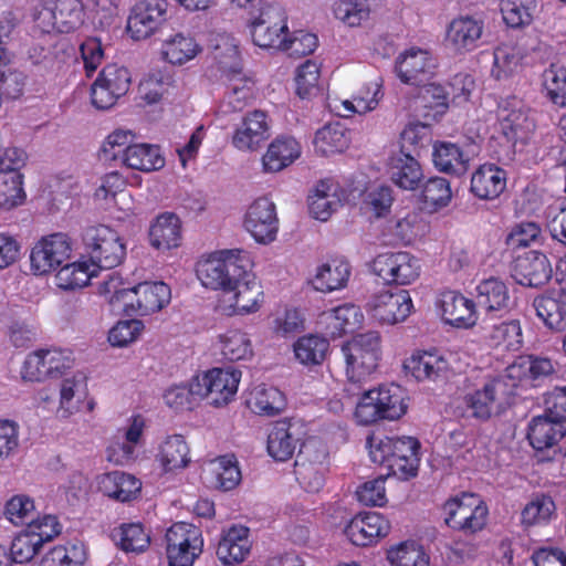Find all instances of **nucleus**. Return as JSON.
Instances as JSON below:
<instances>
[{
    "label": "nucleus",
    "mask_w": 566,
    "mask_h": 566,
    "mask_svg": "<svg viewBox=\"0 0 566 566\" xmlns=\"http://www.w3.org/2000/svg\"><path fill=\"white\" fill-rule=\"evenodd\" d=\"M241 371L235 368H212L192 378V392L213 406L229 403L237 394Z\"/></svg>",
    "instance_id": "6e6552de"
},
{
    "label": "nucleus",
    "mask_w": 566,
    "mask_h": 566,
    "mask_svg": "<svg viewBox=\"0 0 566 566\" xmlns=\"http://www.w3.org/2000/svg\"><path fill=\"white\" fill-rule=\"evenodd\" d=\"M475 303L455 291L442 293L440 311L442 319L458 328H469L475 325L478 314Z\"/></svg>",
    "instance_id": "c756f323"
},
{
    "label": "nucleus",
    "mask_w": 566,
    "mask_h": 566,
    "mask_svg": "<svg viewBox=\"0 0 566 566\" xmlns=\"http://www.w3.org/2000/svg\"><path fill=\"white\" fill-rule=\"evenodd\" d=\"M434 167L442 172L461 176L469 168V157L461 148L448 142L436 143L432 151Z\"/></svg>",
    "instance_id": "de8ad7c7"
},
{
    "label": "nucleus",
    "mask_w": 566,
    "mask_h": 566,
    "mask_svg": "<svg viewBox=\"0 0 566 566\" xmlns=\"http://www.w3.org/2000/svg\"><path fill=\"white\" fill-rule=\"evenodd\" d=\"M149 242L158 250L177 248L181 242V223L171 212L159 214L150 224Z\"/></svg>",
    "instance_id": "c03bdc74"
},
{
    "label": "nucleus",
    "mask_w": 566,
    "mask_h": 566,
    "mask_svg": "<svg viewBox=\"0 0 566 566\" xmlns=\"http://www.w3.org/2000/svg\"><path fill=\"white\" fill-rule=\"evenodd\" d=\"M221 355L230 361L252 358L253 345L250 336L240 329H230L219 336Z\"/></svg>",
    "instance_id": "864d4df0"
},
{
    "label": "nucleus",
    "mask_w": 566,
    "mask_h": 566,
    "mask_svg": "<svg viewBox=\"0 0 566 566\" xmlns=\"http://www.w3.org/2000/svg\"><path fill=\"white\" fill-rule=\"evenodd\" d=\"M248 403L252 411L265 416H274L285 408V397L275 387L255 386L249 396Z\"/></svg>",
    "instance_id": "3c124183"
},
{
    "label": "nucleus",
    "mask_w": 566,
    "mask_h": 566,
    "mask_svg": "<svg viewBox=\"0 0 566 566\" xmlns=\"http://www.w3.org/2000/svg\"><path fill=\"white\" fill-rule=\"evenodd\" d=\"M453 355L439 350L417 352L403 364L405 370L418 381H437L448 377L453 369Z\"/></svg>",
    "instance_id": "4be33fe9"
},
{
    "label": "nucleus",
    "mask_w": 566,
    "mask_h": 566,
    "mask_svg": "<svg viewBox=\"0 0 566 566\" xmlns=\"http://www.w3.org/2000/svg\"><path fill=\"white\" fill-rule=\"evenodd\" d=\"M96 275V266L87 261H76L62 266L55 275L57 287L71 291L82 289Z\"/></svg>",
    "instance_id": "5fc2aeb1"
},
{
    "label": "nucleus",
    "mask_w": 566,
    "mask_h": 566,
    "mask_svg": "<svg viewBox=\"0 0 566 566\" xmlns=\"http://www.w3.org/2000/svg\"><path fill=\"white\" fill-rule=\"evenodd\" d=\"M373 462L386 465L387 475L406 480L415 476L419 465V442L411 437H373L368 440Z\"/></svg>",
    "instance_id": "7ed1b4c3"
},
{
    "label": "nucleus",
    "mask_w": 566,
    "mask_h": 566,
    "mask_svg": "<svg viewBox=\"0 0 566 566\" xmlns=\"http://www.w3.org/2000/svg\"><path fill=\"white\" fill-rule=\"evenodd\" d=\"M99 294L116 311L149 315L167 306L171 298L170 287L164 282H143L126 286L116 272H109L99 284Z\"/></svg>",
    "instance_id": "f257e3e1"
},
{
    "label": "nucleus",
    "mask_w": 566,
    "mask_h": 566,
    "mask_svg": "<svg viewBox=\"0 0 566 566\" xmlns=\"http://www.w3.org/2000/svg\"><path fill=\"white\" fill-rule=\"evenodd\" d=\"M497 129L507 143L520 150L535 139V120L530 109L516 97L500 103Z\"/></svg>",
    "instance_id": "423d86ee"
},
{
    "label": "nucleus",
    "mask_w": 566,
    "mask_h": 566,
    "mask_svg": "<svg viewBox=\"0 0 566 566\" xmlns=\"http://www.w3.org/2000/svg\"><path fill=\"white\" fill-rule=\"evenodd\" d=\"M546 96L557 106H566V67L552 64L543 73Z\"/></svg>",
    "instance_id": "680f3d73"
},
{
    "label": "nucleus",
    "mask_w": 566,
    "mask_h": 566,
    "mask_svg": "<svg viewBox=\"0 0 566 566\" xmlns=\"http://www.w3.org/2000/svg\"><path fill=\"white\" fill-rule=\"evenodd\" d=\"M350 276V266L344 260H331L317 265L308 280L317 292L331 293L346 286Z\"/></svg>",
    "instance_id": "c9c22d12"
},
{
    "label": "nucleus",
    "mask_w": 566,
    "mask_h": 566,
    "mask_svg": "<svg viewBox=\"0 0 566 566\" xmlns=\"http://www.w3.org/2000/svg\"><path fill=\"white\" fill-rule=\"evenodd\" d=\"M443 511L447 525L465 533L481 531L486 524L489 513L486 504L474 493H462L449 500Z\"/></svg>",
    "instance_id": "9d476101"
},
{
    "label": "nucleus",
    "mask_w": 566,
    "mask_h": 566,
    "mask_svg": "<svg viewBox=\"0 0 566 566\" xmlns=\"http://www.w3.org/2000/svg\"><path fill=\"white\" fill-rule=\"evenodd\" d=\"M145 428V420L140 416H134L128 420L127 427L123 428L124 442L114 443L108 448V460L119 465H125L135 458Z\"/></svg>",
    "instance_id": "49530a36"
},
{
    "label": "nucleus",
    "mask_w": 566,
    "mask_h": 566,
    "mask_svg": "<svg viewBox=\"0 0 566 566\" xmlns=\"http://www.w3.org/2000/svg\"><path fill=\"white\" fill-rule=\"evenodd\" d=\"M251 266L248 252L239 249L222 250L200 260L196 273L205 287L221 291V296H224Z\"/></svg>",
    "instance_id": "f03ea898"
},
{
    "label": "nucleus",
    "mask_w": 566,
    "mask_h": 566,
    "mask_svg": "<svg viewBox=\"0 0 566 566\" xmlns=\"http://www.w3.org/2000/svg\"><path fill=\"white\" fill-rule=\"evenodd\" d=\"M465 401L474 417L488 419L507 408L511 401V389L504 379H492L468 394Z\"/></svg>",
    "instance_id": "dca6fc26"
},
{
    "label": "nucleus",
    "mask_w": 566,
    "mask_h": 566,
    "mask_svg": "<svg viewBox=\"0 0 566 566\" xmlns=\"http://www.w3.org/2000/svg\"><path fill=\"white\" fill-rule=\"evenodd\" d=\"M328 348V340L317 334L302 336L293 345L296 360L304 366L322 364L327 355Z\"/></svg>",
    "instance_id": "603ef678"
},
{
    "label": "nucleus",
    "mask_w": 566,
    "mask_h": 566,
    "mask_svg": "<svg viewBox=\"0 0 566 566\" xmlns=\"http://www.w3.org/2000/svg\"><path fill=\"white\" fill-rule=\"evenodd\" d=\"M166 543L169 566H192L203 547L200 530L185 522L176 523L167 530Z\"/></svg>",
    "instance_id": "f8f14e48"
},
{
    "label": "nucleus",
    "mask_w": 566,
    "mask_h": 566,
    "mask_svg": "<svg viewBox=\"0 0 566 566\" xmlns=\"http://www.w3.org/2000/svg\"><path fill=\"white\" fill-rule=\"evenodd\" d=\"M98 490L106 496L119 502H127L137 496L142 483L134 475L123 472H107L97 478Z\"/></svg>",
    "instance_id": "58836bf2"
},
{
    "label": "nucleus",
    "mask_w": 566,
    "mask_h": 566,
    "mask_svg": "<svg viewBox=\"0 0 566 566\" xmlns=\"http://www.w3.org/2000/svg\"><path fill=\"white\" fill-rule=\"evenodd\" d=\"M202 52L201 45L189 33L176 32L166 36L160 45L161 59L181 66L196 59Z\"/></svg>",
    "instance_id": "72a5a7b5"
},
{
    "label": "nucleus",
    "mask_w": 566,
    "mask_h": 566,
    "mask_svg": "<svg viewBox=\"0 0 566 566\" xmlns=\"http://www.w3.org/2000/svg\"><path fill=\"white\" fill-rule=\"evenodd\" d=\"M250 530L243 525H232L223 531L217 547V556L226 566L242 563L251 551Z\"/></svg>",
    "instance_id": "7c9ffc66"
},
{
    "label": "nucleus",
    "mask_w": 566,
    "mask_h": 566,
    "mask_svg": "<svg viewBox=\"0 0 566 566\" xmlns=\"http://www.w3.org/2000/svg\"><path fill=\"white\" fill-rule=\"evenodd\" d=\"M167 0H139L127 19V32L134 40H146L161 29L168 20Z\"/></svg>",
    "instance_id": "4468645a"
},
{
    "label": "nucleus",
    "mask_w": 566,
    "mask_h": 566,
    "mask_svg": "<svg viewBox=\"0 0 566 566\" xmlns=\"http://www.w3.org/2000/svg\"><path fill=\"white\" fill-rule=\"evenodd\" d=\"M305 430L301 420L285 419L274 423L268 436V452L276 461H287L294 454Z\"/></svg>",
    "instance_id": "5701e85b"
},
{
    "label": "nucleus",
    "mask_w": 566,
    "mask_h": 566,
    "mask_svg": "<svg viewBox=\"0 0 566 566\" xmlns=\"http://www.w3.org/2000/svg\"><path fill=\"white\" fill-rule=\"evenodd\" d=\"M60 382V411L63 416L80 411L87 397V379L84 373L74 371L62 376Z\"/></svg>",
    "instance_id": "a19ab883"
},
{
    "label": "nucleus",
    "mask_w": 566,
    "mask_h": 566,
    "mask_svg": "<svg viewBox=\"0 0 566 566\" xmlns=\"http://www.w3.org/2000/svg\"><path fill=\"white\" fill-rule=\"evenodd\" d=\"M339 206L337 187L329 181H321L308 198L310 213L321 221H326Z\"/></svg>",
    "instance_id": "8fccbe9b"
},
{
    "label": "nucleus",
    "mask_w": 566,
    "mask_h": 566,
    "mask_svg": "<svg viewBox=\"0 0 566 566\" xmlns=\"http://www.w3.org/2000/svg\"><path fill=\"white\" fill-rule=\"evenodd\" d=\"M394 566H429V556L415 542L401 543L388 552Z\"/></svg>",
    "instance_id": "774afa93"
},
{
    "label": "nucleus",
    "mask_w": 566,
    "mask_h": 566,
    "mask_svg": "<svg viewBox=\"0 0 566 566\" xmlns=\"http://www.w3.org/2000/svg\"><path fill=\"white\" fill-rule=\"evenodd\" d=\"M520 52L510 45H500L493 53L492 75L497 78H507L521 67Z\"/></svg>",
    "instance_id": "69168bd1"
},
{
    "label": "nucleus",
    "mask_w": 566,
    "mask_h": 566,
    "mask_svg": "<svg viewBox=\"0 0 566 566\" xmlns=\"http://www.w3.org/2000/svg\"><path fill=\"white\" fill-rule=\"evenodd\" d=\"M388 174L397 187L408 191L416 190L423 179V171L418 160L402 151L390 158Z\"/></svg>",
    "instance_id": "ea45409f"
},
{
    "label": "nucleus",
    "mask_w": 566,
    "mask_h": 566,
    "mask_svg": "<svg viewBox=\"0 0 566 566\" xmlns=\"http://www.w3.org/2000/svg\"><path fill=\"white\" fill-rule=\"evenodd\" d=\"M553 275L547 256L538 251H528L515 260L513 274L515 282L523 286L539 287Z\"/></svg>",
    "instance_id": "bb28decb"
},
{
    "label": "nucleus",
    "mask_w": 566,
    "mask_h": 566,
    "mask_svg": "<svg viewBox=\"0 0 566 566\" xmlns=\"http://www.w3.org/2000/svg\"><path fill=\"white\" fill-rule=\"evenodd\" d=\"M211 55L222 76L243 71L239 42L230 34L218 33L210 40Z\"/></svg>",
    "instance_id": "79ce46f5"
},
{
    "label": "nucleus",
    "mask_w": 566,
    "mask_h": 566,
    "mask_svg": "<svg viewBox=\"0 0 566 566\" xmlns=\"http://www.w3.org/2000/svg\"><path fill=\"white\" fill-rule=\"evenodd\" d=\"M363 313L354 304H344L324 312L319 317V324L324 326L326 334L339 337L344 333L354 332L360 326Z\"/></svg>",
    "instance_id": "4c0bfd02"
},
{
    "label": "nucleus",
    "mask_w": 566,
    "mask_h": 566,
    "mask_svg": "<svg viewBox=\"0 0 566 566\" xmlns=\"http://www.w3.org/2000/svg\"><path fill=\"white\" fill-rule=\"evenodd\" d=\"M57 32L67 33L80 28L85 18L82 0H57L55 6Z\"/></svg>",
    "instance_id": "13d9d810"
},
{
    "label": "nucleus",
    "mask_w": 566,
    "mask_h": 566,
    "mask_svg": "<svg viewBox=\"0 0 566 566\" xmlns=\"http://www.w3.org/2000/svg\"><path fill=\"white\" fill-rule=\"evenodd\" d=\"M70 352L59 348L39 349L30 353L22 365L21 377L27 381H44L65 375L73 367Z\"/></svg>",
    "instance_id": "ddd939ff"
},
{
    "label": "nucleus",
    "mask_w": 566,
    "mask_h": 566,
    "mask_svg": "<svg viewBox=\"0 0 566 566\" xmlns=\"http://www.w3.org/2000/svg\"><path fill=\"white\" fill-rule=\"evenodd\" d=\"M412 306L408 291H382L369 300L367 312L379 324L394 325L403 322L410 315Z\"/></svg>",
    "instance_id": "6ab92c4d"
},
{
    "label": "nucleus",
    "mask_w": 566,
    "mask_h": 566,
    "mask_svg": "<svg viewBox=\"0 0 566 566\" xmlns=\"http://www.w3.org/2000/svg\"><path fill=\"white\" fill-rule=\"evenodd\" d=\"M490 340L494 346L506 350H517L523 343L522 328L518 321L502 322L493 326Z\"/></svg>",
    "instance_id": "338daca9"
},
{
    "label": "nucleus",
    "mask_w": 566,
    "mask_h": 566,
    "mask_svg": "<svg viewBox=\"0 0 566 566\" xmlns=\"http://www.w3.org/2000/svg\"><path fill=\"white\" fill-rule=\"evenodd\" d=\"M537 0H501L500 10L505 24L510 28H523L533 21Z\"/></svg>",
    "instance_id": "4d7b16f0"
},
{
    "label": "nucleus",
    "mask_w": 566,
    "mask_h": 566,
    "mask_svg": "<svg viewBox=\"0 0 566 566\" xmlns=\"http://www.w3.org/2000/svg\"><path fill=\"white\" fill-rule=\"evenodd\" d=\"M170 84L171 77L168 74L161 71L150 72L139 84V97L149 105L156 104L168 92Z\"/></svg>",
    "instance_id": "0e129e2a"
},
{
    "label": "nucleus",
    "mask_w": 566,
    "mask_h": 566,
    "mask_svg": "<svg viewBox=\"0 0 566 566\" xmlns=\"http://www.w3.org/2000/svg\"><path fill=\"white\" fill-rule=\"evenodd\" d=\"M227 92L221 104L224 114L243 111L256 97L254 80L243 71L223 76Z\"/></svg>",
    "instance_id": "2f4dec72"
},
{
    "label": "nucleus",
    "mask_w": 566,
    "mask_h": 566,
    "mask_svg": "<svg viewBox=\"0 0 566 566\" xmlns=\"http://www.w3.org/2000/svg\"><path fill=\"white\" fill-rule=\"evenodd\" d=\"M374 272L388 283L407 285L420 275V261L408 252L379 254L373 262Z\"/></svg>",
    "instance_id": "a211bd4d"
},
{
    "label": "nucleus",
    "mask_w": 566,
    "mask_h": 566,
    "mask_svg": "<svg viewBox=\"0 0 566 566\" xmlns=\"http://www.w3.org/2000/svg\"><path fill=\"white\" fill-rule=\"evenodd\" d=\"M243 226L258 243L273 242L279 231L275 205L266 197L255 199L245 212Z\"/></svg>",
    "instance_id": "aec40b11"
},
{
    "label": "nucleus",
    "mask_w": 566,
    "mask_h": 566,
    "mask_svg": "<svg viewBox=\"0 0 566 566\" xmlns=\"http://www.w3.org/2000/svg\"><path fill=\"white\" fill-rule=\"evenodd\" d=\"M390 522L378 512L356 515L345 527L347 538L357 546L377 543L390 532Z\"/></svg>",
    "instance_id": "b1692460"
},
{
    "label": "nucleus",
    "mask_w": 566,
    "mask_h": 566,
    "mask_svg": "<svg viewBox=\"0 0 566 566\" xmlns=\"http://www.w3.org/2000/svg\"><path fill=\"white\" fill-rule=\"evenodd\" d=\"M334 17L348 27H358L369 18L368 0H335L332 4Z\"/></svg>",
    "instance_id": "bf43d9fd"
},
{
    "label": "nucleus",
    "mask_w": 566,
    "mask_h": 566,
    "mask_svg": "<svg viewBox=\"0 0 566 566\" xmlns=\"http://www.w3.org/2000/svg\"><path fill=\"white\" fill-rule=\"evenodd\" d=\"M313 144L316 153L328 156L347 148L348 137L339 123L327 124L315 133Z\"/></svg>",
    "instance_id": "6e6d98bb"
},
{
    "label": "nucleus",
    "mask_w": 566,
    "mask_h": 566,
    "mask_svg": "<svg viewBox=\"0 0 566 566\" xmlns=\"http://www.w3.org/2000/svg\"><path fill=\"white\" fill-rule=\"evenodd\" d=\"M156 459L165 472L182 470L191 462L190 450L180 434L166 437L159 444Z\"/></svg>",
    "instance_id": "a18cd8bd"
},
{
    "label": "nucleus",
    "mask_w": 566,
    "mask_h": 566,
    "mask_svg": "<svg viewBox=\"0 0 566 566\" xmlns=\"http://www.w3.org/2000/svg\"><path fill=\"white\" fill-rule=\"evenodd\" d=\"M506 186V174L495 165H482L472 175L471 191L480 199L499 197Z\"/></svg>",
    "instance_id": "37998d69"
},
{
    "label": "nucleus",
    "mask_w": 566,
    "mask_h": 566,
    "mask_svg": "<svg viewBox=\"0 0 566 566\" xmlns=\"http://www.w3.org/2000/svg\"><path fill=\"white\" fill-rule=\"evenodd\" d=\"M328 460V449L319 439L310 438L302 443L296 455L294 473L305 490L317 492L322 489Z\"/></svg>",
    "instance_id": "0eeeda50"
},
{
    "label": "nucleus",
    "mask_w": 566,
    "mask_h": 566,
    "mask_svg": "<svg viewBox=\"0 0 566 566\" xmlns=\"http://www.w3.org/2000/svg\"><path fill=\"white\" fill-rule=\"evenodd\" d=\"M124 165L128 168L150 172L165 166V158L158 146L150 144H134L127 149Z\"/></svg>",
    "instance_id": "09e8293b"
},
{
    "label": "nucleus",
    "mask_w": 566,
    "mask_h": 566,
    "mask_svg": "<svg viewBox=\"0 0 566 566\" xmlns=\"http://www.w3.org/2000/svg\"><path fill=\"white\" fill-rule=\"evenodd\" d=\"M406 411L402 388L391 384L365 391L356 406L355 417L359 423L370 424L379 419H399Z\"/></svg>",
    "instance_id": "20e7f679"
},
{
    "label": "nucleus",
    "mask_w": 566,
    "mask_h": 566,
    "mask_svg": "<svg viewBox=\"0 0 566 566\" xmlns=\"http://www.w3.org/2000/svg\"><path fill=\"white\" fill-rule=\"evenodd\" d=\"M346 364L347 379L361 382L377 368L380 358V335L378 332H367L354 336L342 346Z\"/></svg>",
    "instance_id": "39448f33"
},
{
    "label": "nucleus",
    "mask_w": 566,
    "mask_h": 566,
    "mask_svg": "<svg viewBox=\"0 0 566 566\" xmlns=\"http://www.w3.org/2000/svg\"><path fill=\"white\" fill-rule=\"evenodd\" d=\"M301 154L302 146L296 138L287 135L277 136L262 157L263 168L268 172L281 171L292 165Z\"/></svg>",
    "instance_id": "e433bc0d"
},
{
    "label": "nucleus",
    "mask_w": 566,
    "mask_h": 566,
    "mask_svg": "<svg viewBox=\"0 0 566 566\" xmlns=\"http://www.w3.org/2000/svg\"><path fill=\"white\" fill-rule=\"evenodd\" d=\"M71 252V242L65 234L44 237L31 250V270L36 275L48 274L67 261Z\"/></svg>",
    "instance_id": "f3484780"
},
{
    "label": "nucleus",
    "mask_w": 566,
    "mask_h": 566,
    "mask_svg": "<svg viewBox=\"0 0 566 566\" xmlns=\"http://www.w3.org/2000/svg\"><path fill=\"white\" fill-rule=\"evenodd\" d=\"M262 302V286L250 269L224 296H220L219 306L227 315H243L256 312Z\"/></svg>",
    "instance_id": "2eb2a0df"
},
{
    "label": "nucleus",
    "mask_w": 566,
    "mask_h": 566,
    "mask_svg": "<svg viewBox=\"0 0 566 566\" xmlns=\"http://www.w3.org/2000/svg\"><path fill=\"white\" fill-rule=\"evenodd\" d=\"M565 434L566 420L551 412L533 418L528 424L527 438L536 450L554 447Z\"/></svg>",
    "instance_id": "473e14b6"
},
{
    "label": "nucleus",
    "mask_w": 566,
    "mask_h": 566,
    "mask_svg": "<svg viewBox=\"0 0 566 566\" xmlns=\"http://www.w3.org/2000/svg\"><path fill=\"white\" fill-rule=\"evenodd\" d=\"M84 242L90 251L92 264L99 269H112L122 263L126 245L119 234L106 226L88 228Z\"/></svg>",
    "instance_id": "9b49d317"
},
{
    "label": "nucleus",
    "mask_w": 566,
    "mask_h": 566,
    "mask_svg": "<svg viewBox=\"0 0 566 566\" xmlns=\"http://www.w3.org/2000/svg\"><path fill=\"white\" fill-rule=\"evenodd\" d=\"M252 41L261 49L281 50L289 34L284 10L274 3H263L259 13L251 19Z\"/></svg>",
    "instance_id": "1a4fd4ad"
},
{
    "label": "nucleus",
    "mask_w": 566,
    "mask_h": 566,
    "mask_svg": "<svg viewBox=\"0 0 566 566\" xmlns=\"http://www.w3.org/2000/svg\"><path fill=\"white\" fill-rule=\"evenodd\" d=\"M531 311L552 332L566 329V291L536 296Z\"/></svg>",
    "instance_id": "c85d7f7f"
},
{
    "label": "nucleus",
    "mask_w": 566,
    "mask_h": 566,
    "mask_svg": "<svg viewBox=\"0 0 566 566\" xmlns=\"http://www.w3.org/2000/svg\"><path fill=\"white\" fill-rule=\"evenodd\" d=\"M205 479L216 489L233 490L242 479L239 462L233 454L220 455L210 460L205 469Z\"/></svg>",
    "instance_id": "f704fd0d"
},
{
    "label": "nucleus",
    "mask_w": 566,
    "mask_h": 566,
    "mask_svg": "<svg viewBox=\"0 0 566 566\" xmlns=\"http://www.w3.org/2000/svg\"><path fill=\"white\" fill-rule=\"evenodd\" d=\"M437 67L436 57L427 50L410 48L399 53L395 61V73L409 85H421L431 78Z\"/></svg>",
    "instance_id": "412c9836"
},
{
    "label": "nucleus",
    "mask_w": 566,
    "mask_h": 566,
    "mask_svg": "<svg viewBox=\"0 0 566 566\" xmlns=\"http://www.w3.org/2000/svg\"><path fill=\"white\" fill-rule=\"evenodd\" d=\"M555 512V503L551 496L537 494L524 506L521 520L526 526L546 523Z\"/></svg>",
    "instance_id": "e2e57ef3"
},
{
    "label": "nucleus",
    "mask_w": 566,
    "mask_h": 566,
    "mask_svg": "<svg viewBox=\"0 0 566 566\" xmlns=\"http://www.w3.org/2000/svg\"><path fill=\"white\" fill-rule=\"evenodd\" d=\"M475 306L488 314L503 315L515 305L509 286L499 277L491 276L480 281L475 286Z\"/></svg>",
    "instance_id": "a878e982"
},
{
    "label": "nucleus",
    "mask_w": 566,
    "mask_h": 566,
    "mask_svg": "<svg viewBox=\"0 0 566 566\" xmlns=\"http://www.w3.org/2000/svg\"><path fill=\"white\" fill-rule=\"evenodd\" d=\"M483 29L482 19L474 15H460L449 23L447 42L455 52H471L479 46Z\"/></svg>",
    "instance_id": "cd10ccee"
},
{
    "label": "nucleus",
    "mask_w": 566,
    "mask_h": 566,
    "mask_svg": "<svg viewBox=\"0 0 566 566\" xmlns=\"http://www.w3.org/2000/svg\"><path fill=\"white\" fill-rule=\"evenodd\" d=\"M452 198L450 184L447 179L434 177L427 180L422 187L421 199L431 212L447 207Z\"/></svg>",
    "instance_id": "052dcab7"
},
{
    "label": "nucleus",
    "mask_w": 566,
    "mask_h": 566,
    "mask_svg": "<svg viewBox=\"0 0 566 566\" xmlns=\"http://www.w3.org/2000/svg\"><path fill=\"white\" fill-rule=\"evenodd\" d=\"M270 137V123L263 111L255 109L248 113L237 125L232 145L241 151L258 150Z\"/></svg>",
    "instance_id": "393cba45"
}]
</instances>
